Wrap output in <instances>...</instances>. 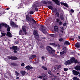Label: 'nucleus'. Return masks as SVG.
<instances>
[{
    "label": "nucleus",
    "instance_id": "nucleus-1",
    "mask_svg": "<svg viewBox=\"0 0 80 80\" xmlns=\"http://www.w3.org/2000/svg\"><path fill=\"white\" fill-rule=\"evenodd\" d=\"M26 18L27 20V22H28V23H31L32 21L34 22L32 23V24H35L37 23L36 21L35 20V19L32 17L31 15L29 17L28 16V15H27L26 16Z\"/></svg>",
    "mask_w": 80,
    "mask_h": 80
},
{
    "label": "nucleus",
    "instance_id": "nucleus-2",
    "mask_svg": "<svg viewBox=\"0 0 80 80\" xmlns=\"http://www.w3.org/2000/svg\"><path fill=\"white\" fill-rule=\"evenodd\" d=\"M4 26L5 28H7V31L8 32H10V27L8 25L5 24L4 23H1L0 24V29H1L2 27Z\"/></svg>",
    "mask_w": 80,
    "mask_h": 80
},
{
    "label": "nucleus",
    "instance_id": "nucleus-3",
    "mask_svg": "<svg viewBox=\"0 0 80 80\" xmlns=\"http://www.w3.org/2000/svg\"><path fill=\"white\" fill-rule=\"evenodd\" d=\"M47 50L48 51V52L49 53H53L54 52H55V51L50 46H48V48H46Z\"/></svg>",
    "mask_w": 80,
    "mask_h": 80
},
{
    "label": "nucleus",
    "instance_id": "nucleus-4",
    "mask_svg": "<svg viewBox=\"0 0 80 80\" xmlns=\"http://www.w3.org/2000/svg\"><path fill=\"white\" fill-rule=\"evenodd\" d=\"M40 28L39 29L42 32L44 33H47V31H46V28H45L43 26L40 25Z\"/></svg>",
    "mask_w": 80,
    "mask_h": 80
},
{
    "label": "nucleus",
    "instance_id": "nucleus-5",
    "mask_svg": "<svg viewBox=\"0 0 80 80\" xmlns=\"http://www.w3.org/2000/svg\"><path fill=\"white\" fill-rule=\"evenodd\" d=\"M72 73L74 75L77 76V75H79V74L80 73V72H77L75 71V70H72Z\"/></svg>",
    "mask_w": 80,
    "mask_h": 80
},
{
    "label": "nucleus",
    "instance_id": "nucleus-6",
    "mask_svg": "<svg viewBox=\"0 0 80 80\" xmlns=\"http://www.w3.org/2000/svg\"><path fill=\"white\" fill-rule=\"evenodd\" d=\"M8 58L9 59H11V60H18V58L15 57H8Z\"/></svg>",
    "mask_w": 80,
    "mask_h": 80
},
{
    "label": "nucleus",
    "instance_id": "nucleus-7",
    "mask_svg": "<svg viewBox=\"0 0 80 80\" xmlns=\"http://www.w3.org/2000/svg\"><path fill=\"white\" fill-rule=\"evenodd\" d=\"M70 64H71V62L69 60L67 61L64 63V65L66 66L68 65H70Z\"/></svg>",
    "mask_w": 80,
    "mask_h": 80
},
{
    "label": "nucleus",
    "instance_id": "nucleus-8",
    "mask_svg": "<svg viewBox=\"0 0 80 80\" xmlns=\"http://www.w3.org/2000/svg\"><path fill=\"white\" fill-rule=\"evenodd\" d=\"M26 69L27 70H30V69H33V68L32 66H30L29 65H28L25 67Z\"/></svg>",
    "mask_w": 80,
    "mask_h": 80
},
{
    "label": "nucleus",
    "instance_id": "nucleus-9",
    "mask_svg": "<svg viewBox=\"0 0 80 80\" xmlns=\"http://www.w3.org/2000/svg\"><path fill=\"white\" fill-rule=\"evenodd\" d=\"M69 60L70 61L71 63H73L75 62V58H72Z\"/></svg>",
    "mask_w": 80,
    "mask_h": 80
},
{
    "label": "nucleus",
    "instance_id": "nucleus-10",
    "mask_svg": "<svg viewBox=\"0 0 80 80\" xmlns=\"http://www.w3.org/2000/svg\"><path fill=\"white\" fill-rule=\"evenodd\" d=\"M54 31L56 32H58V26H55L54 27Z\"/></svg>",
    "mask_w": 80,
    "mask_h": 80
},
{
    "label": "nucleus",
    "instance_id": "nucleus-11",
    "mask_svg": "<svg viewBox=\"0 0 80 80\" xmlns=\"http://www.w3.org/2000/svg\"><path fill=\"white\" fill-rule=\"evenodd\" d=\"M22 30L23 31V32H24L25 35H27V32H26L27 31V30H26V29H25V28L24 26L22 27Z\"/></svg>",
    "mask_w": 80,
    "mask_h": 80
},
{
    "label": "nucleus",
    "instance_id": "nucleus-12",
    "mask_svg": "<svg viewBox=\"0 0 80 80\" xmlns=\"http://www.w3.org/2000/svg\"><path fill=\"white\" fill-rule=\"evenodd\" d=\"M52 0V1H53V2H55L56 5H60V3L58 2V0Z\"/></svg>",
    "mask_w": 80,
    "mask_h": 80
},
{
    "label": "nucleus",
    "instance_id": "nucleus-13",
    "mask_svg": "<svg viewBox=\"0 0 80 80\" xmlns=\"http://www.w3.org/2000/svg\"><path fill=\"white\" fill-rule=\"evenodd\" d=\"M43 80H48V78H47V76H46V75L45 74H44L43 76Z\"/></svg>",
    "mask_w": 80,
    "mask_h": 80
},
{
    "label": "nucleus",
    "instance_id": "nucleus-14",
    "mask_svg": "<svg viewBox=\"0 0 80 80\" xmlns=\"http://www.w3.org/2000/svg\"><path fill=\"white\" fill-rule=\"evenodd\" d=\"M11 25L12 27H17V25L14 23V22H12L11 23Z\"/></svg>",
    "mask_w": 80,
    "mask_h": 80
},
{
    "label": "nucleus",
    "instance_id": "nucleus-15",
    "mask_svg": "<svg viewBox=\"0 0 80 80\" xmlns=\"http://www.w3.org/2000/svg\"><path fill=\"white\" fill-rule=\"evenodd\" d=\"M54 12L56 13L55 15L57 16V17H60V13L59 12L57 11H54Z\"/></svg>",
    "mask_w": 80,
    "mask_h": 80
},
{
    "label": "nucleus",
    "instance_id": "nucleus-16",
    "mask_svg": "<svg viewBox=\"0 0 80 80\" xmlns=\"http://www.w3.org/2000/svg\"><path fill=\"white\" fill-rule=\"evenodd\" d=\"M7 35L9 37H12V35L11 34V33L10 32H8L7 33Z\"/></svg>",
    "mask_w": 80,
    "mask_h": 80
},
{
    "label": "nucleus",
    "instance_id": "nucleus-17",
    "mask_svg": "<svg viewBox=\"0 0 80 80\" xmlns=\"http://www.w3.org/2000/svg\"><path fill=\"white\" fill-rule=\"evenodd\" d=\"M33 34L35 36L36 35H38V31L37 30H34Z\"/></svg>",
    "mask_w": 80,
    "mask_h": 80
},
{
    "label": "nucleus",
    "instance_id": "nucleus-18",
    "mask_svg": "<svg viewBox=\"0 0 80 80\" xmlns=\"http://www.w3.org/2000/svg\"><path fill=\"white\" fill-rule=\"evenodd\" d=\"M35 38L36 40H37L38 41H39V35H38V34L35 36Z\"/></svg>",
    "mask_w": 80,
    "mask_h": 80
},
{
    "label": "nucleus",
    "instance_id": "nucleus-19",
    "mask_svg": "<svg viewBox=\"0 0 80 80\" xmlns=\"http://www.w3.org/2000/svg\"><path fill=\"white\" fill-rule=\"evenodd\" d=\"M75 69L76 70H77L78 71V70H80V66H76L75 68Z\"/></svg>",
    "mask_w": 80,
    "mask_h": 80
},
{
    "label": "nucleus",
    "instance_id": "nucleus-20",
    "mask_svg": "<svg viewBox=\"0 0 80 80\" xmlns=\"http://www.w3.org/2000/svg\"><path fill=\"white\" fill-rule=\"evenodd\" d=\"M18 49V48L17 46H13L12 50H17Z\"/></svg>",
    "mask_w": 80,
    "mask_h": 80
},
{
    "label": "nucleus",
    "instance_id": "nucleus-21",
    "mask_svg": "<svg viewBox=\"0 0 80 80\" xmlns=\"http://www.w3.org/2000/svg\"><path fill=\"white\" fill-rule=\"evenodd\" d=\"M80 45L78 43H76L75 45V47L77 48H79L80 47Z\"/></svg>",
    "mask_w": 80,
    "mask_h": 80
},
{
    "label": "nucleus",
    "instance_id": "nucleus-22",
    "mask_svg": "<svg viewBox=\"0 0 80 80\" xmlns=\"http://www.w3.org/2000/svg\"><path fill=\"white\" fill-rule=\"evenodd\" d=\"M26 73V72L25 71H21V74L22 75L24 76V75H25Z\"/></svg>",
    "mask_w": 80,
    "mask_h": 80
},
{
    "label": "nucleus",
    "instance_id": "nucleus-23",
    "mask_svg": "<svg viewBox=\"0 0 80 80\" xmlns=\"http://www.w3.org/2000/svg\"><path fill=\"white\" fill-rule=\"evenodd\" d=\"M61 4L64 5L65 7H68V4H67V3H62Z\"/></svg>",
    "mask_w": 80,
    "mask_h": 80
},
{
    "label": "nucleus",
    "instance_id": "nucleus-24",
    "mask_svg": "<svg viewBox=\"0 0 80 80\" xmlns=\"http://www.w3.org/2000/svg\"><path fill=\"white\" fill-rule=\"evenodd\" d=\"M19 35H23V31L22 30H20Z\"/></svg>",
    "mask_w": 80,
    "mask_h": 80
},
{
    "label": "nucleus",
    "instance_id": "nucleus-25",
    "mask_svg": "<svg viewBox=\"0 0 80 80\" xmlns=\"http://www.w3.org/2000/svg\"><path fill=\"white\" fill-rule=\"evenodd\" d=\"M36 57H37V56L35 55H33L31 56L30 58L31 59H33V58H36Z\"/></svg>",
    "mask_w": 80,
    "mask_h": 80
},
{
    "label": "nucleus",
    "instance_id": "nucleus-26",
    "mask_svg": "<svg viewBox=\"0 0 80 80\" xmlns=\"http://www.w3.org/2000/svg\"><path fill=\"white\" fill-rule=\"evenodd\" d=\"M48 8H49V9H50V10H53V8L51 6H48Z\"/></svg>",
    "mask_w": 80,
    "mask_h": 80
},
{
    "label": "nucleus",
    "instance_id": "nucleus-27",
    "mask_svg": "<svg viewBox=\"0 0 80 80\" xmlns=\"http://www.w3.org/2000/svg\"><path fill=\"white\" fill-rule=\"evenodd\" d=\"M73 80H80V79L77 77H74L73 78Z\"/></svg>",
    "mask_w": 80,
    "mask_h": 80
},
{
    "label": "nucleus",
    "instance_id": "nucleus-28",
    "mask_svg": "<svg viewBox=\"0 0 80 80\" xmlns=\"http://www.w3.org/2000/svg\"><path fill=\"white\" fill-rule=\"evenodd\" d=\"M65 44H66V45H70V43L68 41H66L65 42Z\"/></svg>",
    "mask_w": 80,
    "mask_h": 80
},
{
    "label": "nucleus",
    "instance_id": "nucleus-29",
    "mask_svg": "<svg viewBox=\"0 0 80 80\" xmlns=\"http://www.w3.org/2000/svg\"><path fill=\"white\" fill-rule=\"evenodd\" d=\"M60 18H61V20H63V19H64V18H63V16L62 15H61L60 16Z\"/></svg>",
    "mask_w": 80,
    "mask_h": 80
},
{
    "label": "nucleus",
    "instance_id": "nucleus-30",
    "mask_svg": "<svg viewBox=\"0 0 80 80\" xmlns=\"http://www.w3.org/2000/svg\"><path fill=\"white\" fill-rule=\"evenodd\" d=\"M56 22L57 23H58L60 22V19L58 18H57L56 19Z\"/></svg>",
    "mask_w": 80,
    "mask_h": 80
},
{
    "label": "nucleus",
    "instance_id": "nucleus-31",
    "mask_svg": "<svg viewBox=\"0 0 80 80\" xmlns=\"http://www.w3.org/2000/svg\"><path fill=\"white\" fill-rule=\"evenodd\" d=\"M63 49L64 52H65V53H67V48H66L65 47H64L63 48Z\"/></svg>",
    "mask_w": 80,
    "mask_h": 80
},
{
    "label": "nucleus",
    "instance_id": "nucleus-32",
    "mask_svg": "<svg viewBox=\"0 0 80 80\" xmlns=\"http://www.w3.org/2000/svg\"><path fill=\"white\" fill-rule=\"evenodd\" d=\"M15 73L17 75V77H18L19 75H20V74L17 71H15Z\"/></svg>",
    "mask_w": 80,
    "mask_h": 80
},
{
    "label": "nucleus",
    "instance_id": "nucleus-33",
    "mask_svg": "<svg viewBox=\"0 0 80 80\" xmlns=\"http://www.w3.org/2000/svg\"><path fill=\"white\" fill-rule=\"evenodd\" d=\"M65 53V51H62L60 52V55H63Z\"/></svg>",
    "mask_w": 80,
    "mask_h": 80
},
{
    "label": "nucleus",
    "instance_id": "nucleus-34",
    "mask_svg": "<svg viewBox=\"0 0 80 80\" xmlns=\"http://www.w3.org/2000/svg\"><path fill=\"white\" fill-rule=\"evenodd\" d=\"M42 68H43V69H44L45 70H47V68H46V67H45L44 66H42Z\"/></svg>",
    "mask_w": 80,
    "mask_h": 80
},
{
    "label": "nucleus",
    "instance_id": "nucleus-35",
    "mask_svg": "<svg viewBox=\"0 0 80 80\" xmlns=\"http://www.w3.org/2000/svg\"><path fill=\"white\" fill-rule=\"evenodd\" d=\"M42 2L43 4H47V2L45 1H42Z\"/></svg>",
    "mask_w": 80,
    "mask_h": 80
},
{
    "label": "nucleus",
    "instance_id": "nucleus-36",
    "mask_svg": "<svg viewBox=\"0 0 80 80\" xmlns=\"http://www.w3.org/2000/svg\"><path fill=\"white\" fill-rule=\"evenodd\" d=\"M63 40V39L62 38H61L59 40V42H62Z\"/></svg>",
    "mask_w": 80,
    "mask_h": 80
},
{
    "label": "nucleus",
    "instance_id": "nucleus-37",
    "mask_svg": "<svg viewBox=\"0 0 80 80\" xmlns=\"http://www.w3.org/2000/svg\"><path fill=\"white\" fill-rule=\"evenodd\" d=\"M48 74L49 75H52V72H51V70H49L48 72Z\"/></svg>",
    "mask_w": 80,
    "mask_h": 80
},
{
    "label": "nucleus",
    "instance_id": "nucleus-38",
    "mask_svg": "<svg viewBox=\"0 0 80 80\" xmlns=\"http://www.w3.org/2000/svg\"><path fill=\"white\" fill-rule=\"evenodd\" d=\"M1 34L3 37L5 36V35H6V33H2Z\"/></svg>",
    "mask_w": 80,
    "mask_h": 80
},
{
    "label": "nucleus",
    "instance_id": "nucleus-39",
    "mask_svg": "<svg viewBox=\"0 0 80 80\" xmlns=\"http://www.w3.org/2000/svg\"><path fill=\"white\" fill-rule=\"evenodd\" d=\"M48 4H52V2L50 1H48V2H47V4H48Z\"/></svg>",
    "mask_w": 80,
    "mask_h": 80
},
{
    "label": "nucleus",
    "instance_id": "nucleus-40",
    "mask_svg": "<svg viewBox=\"0 0 80 80\" xmlns=\"http://www.w3.org/2000/svg\"><path fill=\"white\" fill-rule=\"evenodd\" d=\"M43 76H39V77H38V78H41V79H42V78H43Z\"/></svg>",
    "mask_w": 80,
    "mask_h": 80
},
{
    "label": "nucleus",
    "instance_id": "nucleus-41",
    "mask_svg": "<svg viewBox=\"0 0 80 80\" xmlns=\"http://www.w3.org/2000/svg\"><path fill=\"white\" fill-rule=\"evenodd\" d=\"M15 43H16V44H18V43H19V42L18 41H16L15 42Z\"/></svg>",
    "mask_w": 80,
    "mask_h": 80
},
{
    "label": "nucleus",
    "instance_id": "nucleus-42",
    "mask_svg": "<svg viewBox=\"0 0 80 80\" xmlns=\"http://www.w3.org/2000/svg\"><path fill=\"white\" fill-rule=\"evenodd\" d=\"M61 68V65H59L58 67V70L59 68Z\"/></svg>",
    "mask_w": 80,
    "mask_h": 80
},
{
    "label": "nucleus",
    "instance_id": "nucleus-43",
    "mask_svg": "<svg viewBox=\"0 0 80 80\" xmlns=\"http://www.w3.org/2000/svg\"><path fill=\"white\" fill-rule=\"evenodd\" d=\"M63 23H62V22L60 21L59 22V25H62Z\"/></svg>",
    "mask_w": 80,
    "mask_h": 80
},
{
    "label": "nucleus",
    "instance_id": "nucleus-44",
    "mask_svg": "<svg viewBox=\"0 0 80 80\" xmlns=\"http://www.w3.org/2000/svg\"><path fill=\"white\" fill-rule=\"evenodd\" d=\"M64 71H67L68 70V68H64Z\"/></svg>",
    "mask_w": 80,
    "mask_h": 80
},
{
    "label": "nucleus",
    "instance_id": "nucleus-45",
    "mask_svg": "<svg viewBox=\"0 0 80 80\" xmlns=\"http://www.w3.org/2000/svg\"><path fill=\"white\" fill-rule=\"evenodd\" d=\"M11 64L12 65H13V66H15V65H16V64L15 63H12Z\"/></svg>",
    "mask_w": 80,
    "mask_h": 80
},
{
    "label": "nucleus",
    "instance_id": "nucleus-46",
    "mask_svg": "<svg viewBox=\"0 0 80 80\" xmlns=\"http://www.w3.org/2000/svg\"><path fill=\"white\" fill-rule=\"evenodd\" d=\"M66 25H67V23L65 22L63 24V26L65 27V26H66Z\"/></svg>",
    "mask_w": 80,
    "mask_h": 80
},
{
    "label": "nucleus",
    "instance_id": "nucleus-47",
    "mask_svg": "<svg viewBox=\"0 0 80 80\" xmlns=\"http://www.w3.org/2000/svg\"><path fill=\"white\" fill-rule=\"evenodd\" d=\"M21 66L23 67V66H25V64L24 63H22L21 64Z\"/></svg>",
    "mask_w": 80,
    "mask_h": 80
},
{
    "label": "nucleus",
    "instance_id": "nucleus-48",
    "mask_svg": "<svg viewBox=\"0 0 80 80\" xmlns=\"http://www.w3.org/2000/svg\"><path fill=\"white\" fill-rule=\"evenodd\" d=\"M52 45H53L54 46H57V44H55L54 43H53L52 44Z\"/></svg>",
    "mask_w": 80,
    "mask_h": 80
},
{
    "label": "nucleus",
    "instance_id": "nucleus-49",
    "mask_svg": "<svg viewBox=\"0 0 80 80\" xmlns=\"http://www.w3.org/2000/svg\"><path fill=\"white\" fill-rule=\"evenodd\" d=\"M42 38V39H43V40H45V39H46V37H42V38Z\"/></svg>",
    "mask_w": 80,
    "mask_h": 80
},
{
    "label": "nucleus",
    "instance_id": "nucleus-50",
    "mask_svg": "<svg viewBox=\"0 0 80 80\" xmlns=\"http://www.w3.org/2000/svg\"><path fill=\"white\" fill-rule=\"evenodd\" d=\"M29 13L31 14H33V11H31Z\"/></svg>",
    "mask_w": 80,
    "mask_h": 80
},
{
    "label": "nucleus",
    "instance_id": "nucleus-51",
    "mask_svg": "<svg viewBox=\"0 0 80 80\" xmlns=\"http://www.w3.org/2000/svg\"><path fill=\"white\" fill-rule=\"evenodd\" d=\"M35 10L37 12L38 11V8H35Z\"/></svg>",
    "mask_w": 80,
    "mask_h": 80
},
{
    "label": "nucleus",
    "instance_id": "nucleus-52",
    "mask_svg": "<svg viewBox=\"0 0 80 80\" xmlns=\"http://www.w3.org/2000/svg\"><path fill=\"white\" fill-rule=\"evenodd\" d=\"M42 60H44V59L45 58V57H42Z\"/></svg>",
    "mask_w": 80,
    "mask_h": 80
},
{
    "label": "nucleus",
    "instance_id": "nucleus-53",
    "mask_svg": "<svg viewBox=\"0 0 80 80\" xmlns=\"http://www.w3.org/2000/svg\"><path fill=\"white\" fill-rule=\"evenodd\" d=\"M50 36L51 37H53V34H50Z\"/></svg>",
    "mask_w": 80,
    "mask_h": 80
},
{
    "label": "nucleus",
    "instance_id": "nucleus-54",
    "mask_svg": "<svg viewBox=\"0 0 80 80\" xmlns=\"http://www.w3.org/2000/svg\"><path fill=\"white\" fill-rule=\"evenodd\" d=\"M71 12H74V10H73V9H71Z\"/></svg>",
    "mask_w": 80,
    "mask_h": 80
},
{
    "label": "nucleus",
    "instance_id": "nucleus-55",
    "mask_svg": "<svg viewBox=\"0 0 80 80\" xmlns=\"http://www.w3.org/2000/svg\"><path fill=\"white\" fill-rule=\"evenodd\" d=\"M13 52H14V53H17V51L16 50H14Z\"/></svg>",
    "mask_w": 80,
    "mask_h": 80
},
{
    "label": "nucleus",
    "instance_id": "nucleus-56",
    "mask_svg": "<svg viewBox=\"0 0 80 80\" xmlns=\"http://www.w3.org/2000/svg\"><path fill=\"white\" fill-rule=\"evenodd\" d=\"M78 62V61L77 60H75V62L77 63Z\"/></svg>",
    "mask_w": 80,
    "mask_h": 80
},
{
    "label": "nucleus",
    "instance_id": "nucleus-57",
    "mask_svg": "<svg viewBox=\"0 0 80 80\" xmlns=\"http://www.w3.org/2000/svg\"><path fill=\"white\" fill-rule=\"evenodd\" d=\"M9 48L10 49H12V50H13V46L10 47Z\"/></svg>",
    "mask_w": 80,
    "mask_h": 80
},
{
    "label": "nucleus",
    "instance_id": "nucleus-58",
    "mask_svg": "<svg viewBox=\"0 0 80 80\" xmlns=\"http://www.w3.org/2000/svg\"><path fill=\"white\" fill-rule=\"evenodd\" d=\"M40 48H43V47L42 46H40Z\"/></svg>",
    "mask_w": 80,
    "mask_h": 80
},
{
    "label": "nucleus",
    "instance_id": "nucleus-59",
    "mask_svg": "<svg viewBox=\"0 0 80 80\" xmlns=\"http://www.w3.org/2000/svg\"><path fill=\"white\" fill-rule=\"evenodd\" d=\"M59 37H62V34H59Z\"/></svg>",
    "mask_w": 80,
    "mask_h": 80
},
{
    "label": "nucleus",
    "instance_id": "nucleus-60",
    "mask_svg": "<svg viewBox=\"0 0 80 80\" xmlns=\"http://www.w3.org/2000/svg\"><path fill=\"white\" fill-rule=\"evenodd\" d=\"M9 9H10V8H7L6 10H9Z\"/></svg>",
    "mask_w": 80,
    "mask_h": 80
},
{
    "label": "nucleus",
    "instance_id": "nucleus-61",
    "mask_svg": "<svg viewBox=\"0 0 80 80\" xmlns=\"http://www.w3.org/2000/svg\"><path fill=\"white\" fill-rule=\"evenodd\" d=\"M19 79V77H17L16 78V79Z\"/></svg>",
    "mask_w": 80,
    "mask_h": 80
},
{
    "label": "nucleus",
    "instance_id": "nucleus-62",
    "mask_svg": "<svg viewBox=\"0 0 80 80\" xmlns=\"http://www.w3.org/2000/svg\"><path fill=\"white\" fill-rule=\"evenodd\" d=\"M60 28H61V29H63V27H61Z\"/></svg>",
    "mask_w": 80,
    "mask_h": 80
},
{
    "label": "nucleus",
    "instance_id": "nucleus-63",
    "mask_svg": "<svg viewBox=\"0 0 80 80\" xmlns=\"http://www.w3.org/2000/svg\"><path fill=\"white\" fill-rule=\"evenodd\" d=\"M49 44L50 45H53V43H50Z\"/></svg>",
    "mask_w": 80,
    "mask_h": 80
},
{
    "label": "nucleus",
    "instance_id": "nucleus-64",
    "mask_svg": "<svg viewBox=\"0 0 80 80\" xmlns=\"http://www.w3.org/2000/svg\"><path fill=\"white\" fill-rule=\"evenodd\" d=\"M52 80H55V78H53L52 79Z\"/></svg>",
    "mask_w": 80,
    "mask_h": 80
}]
</instances>
